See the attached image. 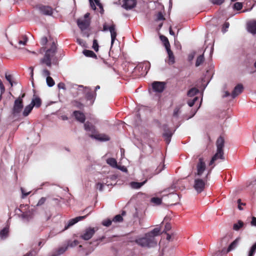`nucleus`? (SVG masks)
Returning a JSON list of instances; mask_svg holds the SVG:
<instances>
[{
  "instance_id": "nucleus-37",
  "label": "nucleus",
  "mask_w": 256,
  "mask_h": 256,
  "mask_svg": "<svg viewBox=\"0 0 256 256\" xmlns=\"http://www.w3.org/2000/svg\"><path fill=\"white\" fill-rule=\"evenodd\" d=\"M150 202L156 205H160L162 202V199L158 197H153L151 198Z\"/></svg>"
},
{
  "instance_id": "nucleus-3",
  "label": "nucleus",
  "mask_w": 256,
  "mask_h": 256,
  "mask_svg": "<svg viewBox=\"0 0 256 256\" xmlns=\"http://www.w3.org/2000/svg\"><path fill=\"white\" fill-rule=\"evenodd\" d=\"M84 129L86 131L90 132L91 134L89 136L100 141H108L110 140L108 136L104 134H99L97 131L95 126L89 122H86L84 124Z\"/></svg>"
},
{
  "instance_id": "nucleus-54",
  "label": "nucleus",
  "mask_w": 256,
  "mask_h": 256,
  "mask_svg": "<svg viewBox=\"0 0 256 256\" xmlns=\"http://www.w3.org/2000/svg\"><path fill=\"white\" fill-rule=\"evenodd\" d=\"M42 74L43 76H50V72L47 69H44L42 70Z\"/></svg>"
},
{
  "instance_id": "nucleus-43",
  "label": "nucleus",
  "mask_w": 256,
  "mask_h": 256,
  "mask_svg": "<svg viewBox=\"0 0 256 256\" xmlns=\"http://www.w3.org/2000/svg\"><path fill=\"white\" fill-rule=\"evenodd\" d=\"M92 48L96 52H98V50L99 46L98 40L96 39H94L93 40Z\"/></svg>"
},
{
  "instance_id": "nucleus-62",
  "label": "nucleus",
  "mask_w": 256,
  "mask_h": 256,
  "mask_svg": "<svg viewBox=\"0 0 256 256\" xmlns=\"http://www.w3.org/2000/svg\"><path fill=\"white\" fill-rule=\"evenodd\" d=\"M100 9V12L101 14H104V8H103V6H102V4H100V6H98Z\"/></svg>"
},
{
  "instance_id": "nucleus-10",
  "label": "nucleus",
  "mask_w": 256,
  "mask_h": 256,
  "mask_svg": "<svg viewBox=\"0 0 256 256\" xmlns=\"http://www.w3.org/2000/svg\"><path fill=\"white\" fill-rule=\"evenodd\" d=\"M84 92L86 100L90 102V105L93 104L96 96V92H92L90 88L85 87Z\"/></svg>"
},
{
  "instance_id": "nucleus-47",
  "label": "nucleus",
  "mask_w": 256,
  "mask_h": 256,
  "mask_svg": "<svg viewBox=\"0 0 256 256\" xmlns=\"http://www.w3.org/2000/svg\"><path fill=\"white\" fill-rule=\"evenodd\" d=\"M46 198L42 197L38 200V204H36V206H41L43 205L46 202Z\"/></svg>"
},
{
  "instance_id": "nucleus-8",
  "label": "nucleus",
  "mask_w": 256,
  "mask_h": 256,
  "mask_svg": "<svg viewBox=\"0 0 256 256\" xmlns=\"http://www.w3.org/2000/svg\"><path fill=\"white\" fill-rule=\"evenodd\" d=\"M24 108V102L20 99H16L14 102L13 108L12 110V114L13 116H18Z\"/></svg>"
},
{
  "instance_id": "nucleus-31",
  "label": "nucleus",
  "mask_w": 256,
  "mask_h": 256,
  "mask_svg": "<svg viewBox=\"0 0 256 256\" xmlns=\"http://www.w3.org/2000/svg\"><path fill=\"white\" fill-rule=\"evenodd\" d=\"M238 238L236 239L234 242H232L230 244V245L228 247V248L226 251V252L227 253V252L231 251L233 249H234L238 245Z\"/></svg>"
},
{
  "instance_id": "nucleus-6",
  "label": "nucleus",
  "mask_w": 256,
  "mask_h": 256,
  "mask_svg": "<svg viewBox=\"0 0 256 256\" xmlns=\"http://www.w3.org/2000/svg\"><path fill=\"white\" fill-rule=\"evenodd\" d=\"M34 8L38 10L40 14L43 15L52 16L53 14V9L49 6L38 4L34 6Z\"/></svg>"
},
{
  "instance_id": "nucleus-58",
  "label": "nucleus",
  "mask_w": 256,
  "mask_h": 256,
  "mask_svg": "<svg viewBox=\"0 0 256 256\" xmlns=\"http://www.w3.org/2000/svg\"><path fill=\"white\" fill-rule=\"evenodd\" d=\"M250 224L252 226H256V217L252 216V221L250 222Z\"/></svg>"
},
{
  "instance_id": "nucleus-33",
  "label": "nucleus",
  "mask_w": 256,
  "mask_h": 256,
  "mask_svg": "<svg viewBox=\"0 0 256 256\" xmlns=\"http://www.w3.org/2000/svg\"><path fill=\"white\" fill-rule=\"evenodd\" d=\"M172 136V133L170 132H166L163 134V136L167 144H168L170 142Z\"/></svg>"
},
{
  "instance_id": "nucleus-24",
  "label": "nucleus",
  "mask_w": 256,
  "mask_h": 256,
  "mask_svg": "<svg viewBox=\"0 0 256 256\" xmlns=\"http://www.w3.org/2000/svg\"><path fill=\"white\" fill-rule=\"evenodd\" d=\"M160 38L162 42H163V44L166 50L170 48V46L168 40L166 36L161 35L160 36Z\"/></svg>"
},
{
  "instance_id": "nucleus-12",
  "label": "nucleus",
  "mask_w": 256,
  "mask_h": 256,
  "mask_svg": "<svg viewBox=\"0 0 256 256\" xmlns=\"http://www.w3.org/2000/svg\"><path fill=\"white\" fill-rule=\"evenodd\" d=\"M153 90L156 92H162L166 88V83L164 82L154 81L152 84Z\"/></svg>"
},
{
  "instance_id": "nucleus-16",
  "label": "nucleus",
  "mask_w": 256,
  "mask_h": 256,
  "mask_svg": "<svg viewBox=\"0 0 256 256\" xmlns=\"http://www.w3.org/2000/svg\"><path fill=\"white\" fill-rule=\"evenodd\" d=\"M243 90L244 87L242 84H240L236 85L232 93V98H235L242 92Z\"/></svg>"
},
{
  "instance_id": "nucleus-44",
  "label": "nucleus",
  "mask_w": 256,
  "mask_h": 256,
  "mask_svg": "<svg viewBox=\"0 0 256 256\" xmlns=\"http://www.w3.org/2000/svg\"><path fill=\"white\" fill-rule=\"evenodd\" d=\"M210 2L214 4L221 5L222 4L225 0H210Z\"/></svg>"
},
{
  "instance_id": "nucleus-14",
  "label": "nucleus",
  "mask_w": 256,
  "mask_h": 256,
  "mask_svg": "<svg viewBox=\"0 0 256 256\" xmlns=\"http://www.w3.org/2000/svg\"><path fill=\"white\" fill-rule=\"evenodd\" d=\"M136 0H122V7L126 10H131L136 7Z\"/></svg>"
},
{
  "instance_id": "nucleus-11",
  "label": "nucleus",
  "mask_w": 256,
  "mask_h": 256,
  "mask_svg": "<svg viewBox=\"0 0 256 256\" xmlns=\"http://www.w3.org/2000/svg\"><path fill=\"white\" fill-rule=\"evenodd\" d=\"M206 164L202 158H200L198 162L196 165V172L194 174V177H200L206 170Z\"/></svg>"
},
{
  "instance_id": "nucleus-40",
  "label": "nucleus",
  "mask_w": 256,
  "mask_h": 256,
  "mask_svg": "<svg viewBox=\"0 0 256 256\" xmlns=\"http://www.w3.org/2000/svg\"><path fill=\"white\" fill-rule=\"evenodd\" d=\"M112 222H113L112 220L106 219V220H104L102 222V224L104 226L108 227V226H110L112 224Z\"/></svg>"
},
{
  "instance_id": "nucleus-1",
  "label": "nucleus",
  "mask_w": 256,
  "mask_h": 256,
  "mask_svg": "<svg viewBox=\"0 0 256 256\" xmlns=\"http://www.w3.org/2000/svg\"><path fill=\"white\" fill-rule=\"evenodd\" d=\"M161 228L156 227L150 232L145 234L144 237L135 240L134 242L138 246L144 248L154 247L157 244L156 236L160 234Z\"/></svg>"
},
{
  "instance_id": "nucleus-34",
  "label": "nucleus",
  "mask_w": 256,
  "mask_h": 256,
  "mask_svg": "<svg viewBox=\"0 0 256 256\" xmlns=\"http://www.w3.org/2000/svg\"><path fill=\"white\" fill-rule=\"evenodd\" d=\"M107 163L113 168H118L117 162L114 158H109L106 160Z\"/></svg>"
},
{
  "instance_id": "nucleus-18",
  "label": "nucleus",
  "mask_w": 256,
  "mask_h": 256,
  "mask_svg": "<svg viewBox=\"0 0 256 256\" xmlns=\"http://www.w3.org/2000/svg\"><path fill=\"white\" fill-rule=\"evenodd\" d=\"M247 29L248 32L252 34H256V21L252 20L247 23Z\"/></svg>"
},
{
  "instance_id": "nucleus-21",
  "label": "nucleus",
  "mask_w": 256,
  "mask_h": 256,
  "mask_svg": "<svg viewBox=\"0 0 256 256\" xmlns=\"http://www.w3.org/2000/svg\"><path fill=\"white\" fill-rule=\"evenodd\" d=\"M156 167L154 172L152 173V175H156L160 172L164 168V164H162V162H160L159 164H156L155 166H153V168Z\"/></svg>"
},
{
  "instance_id": "nucleus-49",
  "label": "nucleus",
  "mask_w": 256,
  "mask_h": 256,
  "mask_svg": "<svg viewBox=\"0 0 256 256\" xmlns=\"http://www.w3.org/2000/svg\"><path fill=\"white\" fill-rule=\"evenodd\" d=\"M20 190H21V192L22 193V198H26V196H28L30 193V192H26L24 190V188H20Z\"/></svg>"
},
{
  "instance_id": "nucleus-45",
  "label": "nucleus",
  "mask_w": 256,
  "mask_h": 256,
  "mask_svg": "<svg viewBox=\"0 0 256 256\" xmlns=\"http://www.w3.org/2000/svg\"><path fill=\"white\" fill-rule=\"evenodd\" d=\"M234 7L236 10H239L242 8V4L241 2H236L234 4Z\"/></svg>"
},
{
  "instance_id": "nucleus-23",
  "label": "nucleus",
  "mask_w": 256,
  "mask_h": 256,
  "mask_svg": "<svg viewBox=\"0 0 256 256\" xmlns=\"http://www.w3.org/2000/svg\"><path fill=\"white\" fill-rule=\"evenodd\" d=\"M68 249V246H64L59 248L52 256H58L64 253Z\"/></svg>"
},
{
  "instance_id": "nucleus-51",
  "label": "nucleus",
  "mask_w": 256,
  "mask_h": 256,
  "mask_svg": "<svg viewBox=\"0 0 256 256\" xmlns=\"http://www.w3.org/2000/svg\"><path fill=\"white\" fill-rule=\"evenodd\" d=\"M229 26H230L229 23L228 22H226L223 24V26H222V32H225L227 30V28H228Z\"/></svg>"
},
{
  "instance_id": "nucleus-39",
  "label": "nucleus",
  "mask_w": 256,
  "mask_h": 256,
  "mask_svg": "<svg viewBox=\"0 0 256 256\" xmlns=\"http://www.w3.org/2000/svg\"><path fill=\"white\" fill-rule=\"evenodd\" d=\"M46 81L48 86L50 87L54 86L55 84L54 80L50 76L46 77Z\"/></svg>"
},
{
  "instance_id": "nucleus-20",
  "label": "nucleus",
  "mask_w": 256,
  "mask_h": 256,
  "mask_svg": "<svg viewBox=\"0 0 256 256\" xmlns=\"http://www.w3.org/2000/svg\"><path fill=\"white\" fill-rule=\"evenodd\" d=\"M126 214V212L124 210L122 211L121 214H117L112 218L113 222L115 223L122 222H123V216Z\"/></svg>"
},
{
  "instance_id": "nucleus-25",
  "label": "nucleus",
  "mask_w": 256,
  "mask_h": 256,
  "mask_svg": "<svg viewBox=\"0 0 256 256\" xmlns=\"http://www.w3.org/2000/svg\"><path fill=\"white\" fill-rule=\"evenodd\" d=\"M42 104V101L40 98L36 97L32 100V102L30 104L34 106H36V108H39Z\"/></svg>"
},
{
  "instance_id": "nucleus-15",
  "label": "nucleus",
  "mask_w": 256,
  "mask_h": 256,
  "mask_svg": "<svg viewBox=\"0 0 256 256\" xmlns=\"http://www.w3.org/2000/svg\"><path fill=\"white\" fill-rule=\"evenodd\" d=\"M90 213V212H89V214H87L86 215L84 216H77L74 218L70 220L68 222V225L65 226L64 230L68 229V228L73 226L78 222L84 220Z\"/></svg>"
},
{
  "instance_id": "nucleus-19",
  "label": "nucleus",
  "mask_w": 256,
  "mask_h": 256,
  "mask_svg": "<svg viewBox=\"0 0 256 256\" xmlns=\"http://www.w3.org/2000/svg\"><path fill=\"white\" fill-rule=\"evenodd\" d=\"M168 54V64L170 65L173 64L175 62V58L173 52L171 50L170 48L166 50Z\"/></svg>"
},
{
  "instance_id": "nucleus-36",
  "label": "nucleus",
  "mask_w": 256,
  "mask_h": 256,
  "mask_svg": "<svg viewBox=\"0 0 256 256\" xmlns=\"http://www.w3.org/2000/svg\"><path fill=\"white\" fill-rule=\"evenodd\" d=\"M204 54L199 56L196 58V66H200V64H202L204 62Z\"/></svg>"
},
{
  "instance_id": "nucleus-46",
  "label": "nucleus",
  "mask_w": 256,
  "mask_h": 256,
  "mask_svg": "<svg viewBox=\"0 0 256 256\" xmlns=\"http://www.w3.org/2000/svg\"><path fill=\"white\" fill-rule=\"evenodd\" d=\"M73 104L74 106H76V107L80 109H81L84 107L83 104L77 100L74 101Z\"/></svg>"
},
{
  "instance_id": "nucleus-5",
  "label": "nucleus",
  "mask_w": 256,
  "mask_h": 256,
  "mask_svg": "<svg viewBox=\"0 0 256 256\" xmlns=\"http://www.w3.org/2000/svg\"><path fill=\"white\" fill-rule=\"evenodd\" d=\"M208 173L202 178H201L200 177H194V188L198 193H200L204 190L208 181Z\"/></svg>"
},
{
  "instance_id": "nucleus-28",
  "label": "nucleus",
  "mask_w": 256,
  "mask_h": 256,
  "mask_svg": "<svg viewBox=\"0 0 256 256\" xmlns=\"http://www.w3.org/2000/svg\"><path fill=\"white\" fill-rule=\"evenodd\" d=\"M33 108L32 106L30 104L28 106H26L24 108V110L22 112V115L24 116H27L32 112Z\"/></svg>"
},
{
  "instance_id": "nucleus-9",
  "label": "nucleus",
  "mask_w": 256,
  "mask_h": 256,
  "mask_svg": "<svg viewBox=\"0 0 256 256\" xmlns=\"http://www.w3.org/2000/svg\"><path fill=\"white\" fill-rule=\"evenodd\" d=\"M98 230L97 228L89 227L86 228L84 233L80 235V238L86 240H89L92 237Z\"/></svg>"
},
{
  "instance_id": "nucleus-61",
  "label": "nucleus",
  "mask_w": 256,
  "mask_h": 256,
  "mask_svg": "<svg viewBox=\"0 0 256 256\" xmlns=\"http://www.w3.org/2000/svg\"><path fill=\"white\" fill-rule=\"evenodd\" d=\"M212 256H222V252H220V250L217 251Z\"/></svg>"
},
{
  "instance_id": "nucleus-48",
  "label": "nucleus",
  "mask_w": 256,
  "mask_h": 256,
  "mask_svg": "<svg viewBox=\"0 0 256 256\" xmlns=\"http://www.w3.org/2000/svg\"><path fill=\"white\" fill-rule=\"evenodd\" d=\"M48 42V38L46 36L42 38L40 40V43L42 46H44Z\"/></svg>"
},
{
  "instance_id": "nucleus-35",
  "label": "nucleus",
  "mask_w": 256,
  "mask_h": 256,
  "mask_svg": "<svg viewBox=\"0 0 256 256\" xmlns=\"http://www.w3.org/2000/svg\"><path fill=\"white\" fill-rule=\"evenodd\" d=\"M147 180H145L143 182H132L131 185L132 188H140L141 186H142L146 182Z\"/></svg>"
},
{
  "instance_id": "nucleus-60",
  "label": "nucleus",
  "mask_w": 256,
  "mask_h": 256,
  "mask_svg": "<svg viewBox=\"0 0 256 256\" xmlns=\"http://www.w3.org/2000/svg\"><path fill=\"white\" fill-rule=\"evenodd\" d=\"M23 256H34V251H30Z\"/></svg>"
},
{
  "instance_id": "nucleus-29",
  "label": "nucleus",
  "mask_w": 256,
  "mask_h": 256,
  "mask_svg": "<svg viewBox=\"0 0 256 256\" xmlns=\"http://www.w3.org/2000/svg\"><path fill=\"white\" fill-rule=\"evenodd\" d=\"M244 226V223L242 221L239 220L237 223L234 224L233 225V229L234 230H238Z\"/></svg>"
},
{
  "instance_id": "nucleus-38",
  "label": "nucleus",
  "mask_w": 256,
  "mask_h": 256,
  "mask_svg": "<svg viewBox=\"0 0 256 256\" xmlns=\"http://www.w3.org/2000/svg\"><path fill=\"white\" fill-rule=\"evenodd\" d=\"M79 244V242L78 240H68L67 242L66 246L68 247L74 248L77 246Z\"/></svg>"
},
{
  "instance_id": "nucleus-7",
  "label": "nucleus",
  "mask_w": 256,
  "mask_h": 256,
  "mask_svg": "<svg viewBox=\"0 0 256 256\" xmlns=\"http://www.w3.org/2000/svg\"><path fill=\"white\" fill-rule=\"evenodd\" d=\"M109 30L110 32L111 36V45L112 46L115 40L116 39V37L117 36V32L116 30V26L112 22V24L108 27L105 23L103 25V31H107Z\"/></svg>"
},
{
  "instance_id": "nucleus-59",
  "label": "nucleus",
  "mask_w": 256,
  "mask_h": 256,
  "mask_svg": "<svg viewBox=\"0 0 256 256\" xmlns=\"http://www.w3.org/2000/svg\"><path fill=\"white\" fill-rule=\"evenodd\" d=\"M58 88H60V89H63V90L66 89L65 84L63 82H60L58 84Z\"/></svg>"
},
{
  "instance_id": "nucleus-26",
  "label": "nucleus",
  "mask_w": 256,
  "mask_h": 256,
  "mask_svg": "<svg viewBox=\"0 0 256 256\" xmlns=\"http://www.w3.org/2000/svg\"><path fill=\"white\" fill-rule=\"evenodd\" d=\"M9 232L8 227H5L0 232V237L2 239H4L8 237Z\"/></svg>"
},
{
  "instance_id": "nucleus-42",
  "label": "nucleus",
  "mask_w": 256,
  "mask_h": 256,
  "mask_svg": "<svg viewBox=\"0 0 256 256\" xmlns=\"http://www.w3.org/2000/svg\"><path fill=\"white\" fill-rule=\"evenodd\" d=\"M165 18L164 17L162 13L161 12H159L156 14V20H164Z\"/></svg>"
},
{
  "instance_id": "nucleus-17",
  "label": "nucleus",
  "mask_w": 256,
  "mask_h": 256,
  "mask_svg": "<svg viewBox=\"0 0 256 256\" xmlns=\"http://www.w3.org/2000/svg\"><path fill=\"white\" fill-rule=\"evenodd\" d=\"M73 114L74 116L76 119L78 121L82 123H83L84 122V121L86 120V116H85L83 112H82L80 111L75 110Z\"/></svg>"
},
{
  "instance_id": "nucleus-64",
  "label": "nucleus",
  "mask_w": 256,
  "mask_h": 256,
  "mask_svg": "<svg viewBox=\"0 0 256 256\" xmlns=\"http://www.w3.org/2000/svg\"><path fill=\"white\" fill-rule=\"evenodd\" d=\"M90 5L91 6V7L94 9V10H96V7L95 6V4H94V2H92V0H90Z\"/></svg>"
},
{
  "instance_id": "nucleus-50",
  "label": "nucleus",
  "mask_w": 256,
  "mask_h": 256,
  "mask_svg": "<svg viewBox=\"0 0 256 256\" xmlns=\"http://www.w3.org/2000/svg\"><path fill=\"white\" fill-rule=\"evenodd\" d=\"M198 100V97H195L192 100H189L188 102V106H190V107H192V106Z\"/></svg>"
},
{
  "instance_id": "nucleus-2",
  "label": "nucleus",
  "mask_w": 256,
  "mask_h": 256,
  "mask_svg": "<svg viewBox=\"0 0 256 256\" xmlns=\"http://www.w3.org/2000/svg\"><path fill=\"white\" fill-rule=\"evenodd\" d=\"M56 51V46L54 42H52L50 48L46 51L44 58L40 60V64H45L48 67L52 66V61L54 63L56 64L57 62V60H56L55 55Z\"/></svg>"
},
{
  "instance_id": "nucleus-32",
  "label": "nucleus",
  "mask_w": 256,
  "mask_h": 256,
  "mask_svg": "<svg viewBox=\"0 0 256 256\" xmlns=\"http://www.w3.org/2000/svg\"><path fill=\"white\" fill-rule=\"evenodd\" d=\"M198 92L199 90L197 88H192L188 92L187 94L188 96L192 97L196 95Z\"/></svg>"
},
{
  "instance_id": "nucleus-27",
  "label": "nucleus",
  "mask_w": 256,
  "mask_h": 256,
  "mask_svg": "<svg viewBox=\"0 0 256 256\" xmlns=\"http://www.w3.org/2000/svg\"><path fill=\"white\" fill-rule=\"evenodd\" d=\"M82 52H83L84 54L87 57H90V58H97L96 55L92 50H83Z\"/></svg>"
},
{
  "instance_id": "nucleus-57",
  "label": "nucleus",
  "mask_w": 256,
  "mask_h": 256,
  "mask_svg": "<svg viewBox=\"0 0 256 256\" xmlns=\"http://www.w3.org/2000/svg\"><path fill=\"white\" fill-rule=\"evenodd\" d=\"M104 187V184L102 183L98 182L96 184V188L98 189L100 191L102 190Z\"/></svg>"
},
{
  "instance_id": "nucleus-55",
  "label": "nucleus",
  "mask_w": 256,
  "mask_h": 256,
  "mask_svg": "<svg viewBox=\"0 0 256 256\" xmlns=\"http://www.w3.org/2000/svg\"><path fill=\"white\" fill-rule=\"evenodd\" d=\"M256 251V242L252 246L250 252L252 254H254Z\"/></svg>"
},
{
  "instance_id": "nucleus-4",
  "label": "nucleus",
  "mask_w": 256,
  "mask_h": 256,
  "mask_svg": "<svg viewBox=\"0 0 256 256\" xmlns=\"http://www.w3.org/2000/svg\"><path fill=\"white\" fill-rule=\"evenodd\" d=\"M216 152L212 157L210 160L209 165L210 166H212V168L214 166V162L218 159L224 160V140L223 136H220L216 140Z\"/></svg>"
},
{
  "instance_id": "nucleus-22",
  "label": "nucleus",
  "mask_w": 256,
  "mask_h": 256,
  "mask_svg": "<svg viewBox=\"0 0 256 256\" xmlns=\"http://www.w3.org/2000/svg\"><path fill=\"white\" fill-rule=\"evenodd\" d=\"M33 212L32 210H28L24 212H22L20 216L24 219L29 220L33 218Z\"/></svg>"
},
{
  "instance_id": "nucleus-13",
  "label": "nucleus",
  "mask_w": 256,
  "mask_h": 256,
  "mask_svg": "<svg viewBox=\"0 0 256 256\" xmlns=\"http://www.w3.org/2000/svg\"><path fill=\"white\" fill-rule=\"evenodd\" d=\"M77 24L82 30L87 29L90 24V20L86 18H78L77 20Z\"/></svg>"
},
{
  "instance_id": "nucleus-52",
  "label": "nucleus",
  "mask_w": 256,
  "mask_h": 256,
  "mask_svg": "<svg viewBox=\"0 0 256 256\" xmlns=\"http://www.w3.org/2000/svg\"><path fill=\"white\" fill-rule=\"evenodd\" d=\"M180 112V109L178 108H176L174 111L173 116L174 117H178V114Z\"/></svg>"
},
{
  "instance_id": "nucleus-63",
  "label": "nucleus",
  "mask_w": 256,
  "mask_h": 256,
  "mask_svg": "<svg viewBox=\"0 0 256 256\" xmlns=\"http://www.w3.org/2000/svg\"><path fill=\"white\" fill-rule=\"evenodd\" d=\"M228 237H224L222 239V242H225L226 244L228 242Z\"/></svg>"
},
{
  "instance_id": "nucleus-53",
  "label": "nucleus",
  "mask_w": 256,
  "mask_h": 256,
  "mask_svg": "<svg viewBox=\"0 0 256 256\" xmlns=\"http://www.w3.org/2000/svg\"><path fill=\"white\" fill-rule=\"evenodd\" d=\"M5 90H6L5 87L2 84V82L0 80V90L1 94H4L5 92Z\"/></svg>"
},
{
  "instance_id": "nucleus-41",
  "label": "nucleus",
  "mask_w": 256,
  "mask_h": 256,
  "mask_svg": "<svg viewBox=\"0 0 256 256\" xmlns=\"http://www.w3.org/2000/svg\"><path fill=\"white\" fill-rule=\"evenodd\" d=\"M172 228L171 224L168 222H166L165 226H164V229L163 230V232L161 231V234L162 233H165L166 234L167 232L169 231Z\"/></svg>"
},
{
  "instance_id": "nucleus-30",
  "label": "nucleus",
  "mask_w": 256,
  "mask_h": 256,
  "mask_svg": "<svg viewBox=\"0 0 256 256\" xmlns=\"http://www.w3.org/2000/svg\"><path fill=\"white\" fill-rule=\"evenodd\" d=\"M28 38L26 35H22L19 38L18 43L20 45H26Z\"/></svg>"
},
{
  "instance_id": "nucleus-56",
  "label": "nucleus",
  "mask_w": 256,
  "mask_h": 256,
  "mask_svg": "<svg viewBox=\"0 0 256 256\" xmlns=\"http://www.w3.org/2000/svg\"><path fill=\"white\" fill-rule=\"evenodd\" d=\"M5 78L6 80L9 82H10L12 81V76L10 74H8L6 73L5 74Z\"/></svg>"
}]
</instances>
